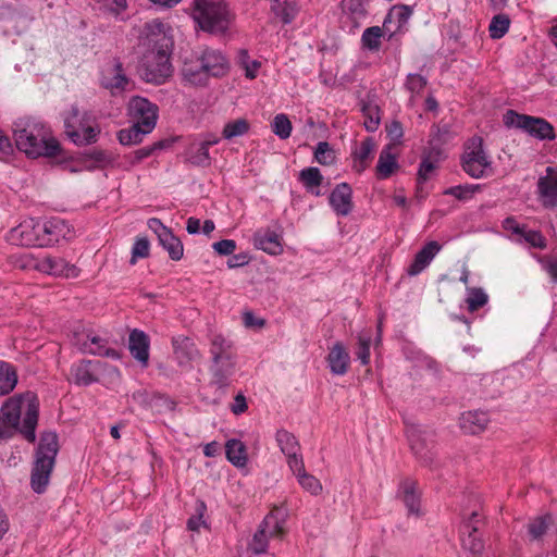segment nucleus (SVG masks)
Wrapping results in <instances>:
<instances>
[{
  "label": "nucleus",
  "instance_id": "obj_25",
  "mask_svg": "<svg viewBox=\"0 0 557 557\" xmlns=\"http://www.w3.org/2000/svg\"><path fill=\"white\" fill-rule=\"evenodd\" d=\"M294 475L297 478L299 485L311 495H319L322 492L321 482L312 474L308 473L305 469L304 460H295L292 468H289Z\"/></svg>",
  "mask_w": 557,
  "mask_h": 557
},
{
  "label": "nucleus",
  "instance_id": "obj_53",
  "mask_svg": "<svg viewBox=\"0 0 557 557\" xmlns=\"http://www.w3.org/2000/svg\"><path fill=\"white\" fill-rule=\"evenodd\" d=\"M314 159L322 165H330L333 163L335 156L329 143H318L314 150Z\"/></svg>",
  "mask_w": 557,
  "mask_h": 557
},
{
  "label": "nucleus",
  "instance_id": "obj_9",
  "mask_svg": "<svg viewBox=\"0 0 557 557\" xmlns=\"http://www.w3.org/2000/svg\"><path fill=\"white\" fill-rule=\"evenodd\" d=\"M406 434L417 458L425 466L432 465L435 456L433 431L420 424H411L407 426Z\"/></svg>",
  "mask_w": 557,
  "mask_h": 557
},
{
  "label": "nucleus",
  "instance_id": "obj_1",
  "mask_svg": "<svg viewBox=\"0 0 557 557\" xmlns=\"http://www.w3.org/2000/svg\"><path fill=\"white\" fill-rule=\"evenodd\" d=\"M144 33L148 49L140 61V76L147 83L163 84L173 72L170 61L173 39L159 20L146 23Z\"/></svg>",
  "mask_w": 557,
  "mask_h": 557
},
{
  "label": "nucleus",
  "instance_id": "obj_26",
  "mask_svg": "<svg viewBox=\"0 0 557 557\" xmlns=\"http://www.w3.org/2000/svg\"><path fill=\"white\" fill-rule=\"evenodd\" d=\"M327 362L333 374L344 375L347 372L350 356L341 342L335 343L330 349Z\"/></svg>",
  "mask_w": 557,
  "mask_h": 557
},
{
  "label": "nucleus",
  "instance_id": "obj_55",
  "mask_svg": "<svg viewBox=\"0 0 557 557\" xmlns=\"http://www.w3.org/2000/svg\"><path fill=\"white\" fill-rule=\"evenodd\" d=\"M548 522L545 517H537L528 524V534L531 540L541 539L547 531Z\"/></svg>",
  "mask_w": 557,
  "mask_h": 557
},
{
  "label": "nucleus",
  "instance_id": "obj_28",
  "mask_svg": "<svg viewBox=\"0 0 557 557\" xmlns=\"http://www.w3.org/2000/svg\"><path fill=\"white\" fill-rule=\"evenodd\" d=\"M548 175L540 177L537 182L539 194L545 207L557 206V174H552V168H547Z\"/></svg>",
  "mask_w": 557,
  "mask_h": 557
},
{
  "label": "nucleus",
  "instance_id": "obj_18",
  "mask_svg": "<svg viewBox=\"0 0 557 557\" xmlns=\"http://www.w3.org/2000/svg\"><path fill=\"white\" fill-rule=\"evenodd\" d=\"M39 219H26L11 230L10 239L20 246L40 247Z\"/></svg>",
  "mask_w": 557,
  "mask_h": 557
},
{
  "label": "nucleus",
  "instance_id": "obj_20",
  "mask_svg": "<svg viewBox=\"0 0 557 557\" xmlns=\"http://www.w3.org/2000/svg\"><path fill=\"white\" fill-rule=\"evenodd\" d=\"M329 202L337 215H348L354 208L351 187L347 183L336 185L330 194Z\"/></svg>",
  "mask_w": 557,
  "mask_h": 557
},
{
  "label": "nucleus",
  "instance_id": "obj_54",
  "mask_svg": "<svg viewBox=\"0 0 557 557\" xmlns=\"http://www.w3.org/2000/svg\"><path fill=\"white\" fill-rule=\"evenodd\" d=\"M366 2L367 0H343L342 4L344 11L348 12L355 20H357L366 16Z\"/></svg>",
  "mask_w": 557,
  "mask_h": 557
},
{
  "label": "nucleus",
  "instance_id": "obj_64",
  "mask_svg": "<svg viewBox=\"0 0 557 557\" xmlns=\"http://www.w3.org/2000/svg\"><path fill=\"white\" fill-rule=\"evenodd\" d=\"M196 510H197L198 515L191 516L187 521V528L191 531H198L200 525L203 523L202 513L206 510L205 503H202V502L198 503Z\"/></svg>",
  "mask_w": 557,
  "mask_h": 557
},
{
  "label": "nucleus",
  "instance_id": "obj_63",
  "mask_svg": "<svg viewBox=\"0 0 557 557\" xmlns=\"http://www.w3.org/2000/svg\"><path fill=\"white\" fill-rule=\"evenodd\" d=\"M212 248L221 256H231L236 249V243L233 239H222L213 243Z\"/></svg>",
  "mask_w": 557,
  "mask_h": 557
},
{
  "label": "nucleus",
  "instance_id": "obj_22",
  "mask_svg": "<svg viewBox=\"0 0 557 557\" xmlns=\"http://www.w3.org/2000/svg\"><path fill=\"white\" fill-rule=\"evenodd\" d=\"M149 336L138 329H134L129 333L128 349L131 355L140 362L144 367L148 364L149 360Z\"/></svg>",
  "mask_w": 557,
  "mask_h": 557
},
{
  "label": "nucleus",
  "instance_id": "obj_12",
  "mask_svg": "<svg viewBox=\"0 0 557 557\" xmlns=\"http://www.w3.org/2000/svg\"><path fill=\"white\" fill-rule=\"evenodd\" d=\"M77 344L81 345V350L90 355L107 357L113 360L121 358L119 350L109 346L107 336L95 331H86L77 337Z\"/></svg>",
  "mask_w": 557,
  "mask_h": 557
},
{
  "label": "nucleus",
  "instance_id": "obj_52",
  "mask_svg": "<svg viewBox=\"0 0 557 557\" xmlns=\"http://www.w3.org/2000/svg\"><path fill=\"white\" fill-rule=\"evenodd\" d=\"M239 63L245 70V76L249 79H253L257 76L258 70L261 63L257 60H250L247 50H240L238 54Z\"/></svg>",
  "mask_w": 557,
  "mask_h": 557
},
{
  "label": "nucleus",
  "instance_id": "obj_30",
  "mask_svg": "<svg viewBox=\"0 0 557 557\" xmlns=\"http://www.w3.org/2000/svg\"><path fill=\"white\" fill-rule=\"evenodd\" d=\"M99 361L82 360L71 368V375L74 383L77 385L87 386L97 381L94 373V367L98 366Z\"/></svg>",
  "mask_w": 557,
  "mask_h": 557
},
{
  "label": "nucleus",
  "instance_id": "obj_32",
  "mask_svg": "<svg viewBox=\"0 0 557 557\" xmlns=\"http://www.w3.org/2000/svg\"><path fill=\"white\" fill-rule=\"evenodd\" d=\"M225 454L227 460L237 468L247 465V453L245 444L236 438L228 440L225 444Z\"/></svg>",
  "mask_w": 557,
  "mask_h": 557
},
{
  "label": "nucleus",
  "instance_id": "obj_48",
  "mask_svg": "<svg viewBox=\"0 0 557 557\" xmlns=\"http://www.w3.org/2000/svg\"><path fill=\"white\" fill-rule=\"evenodd\" d=\"M374 149V143L371 138H367L352 152L356 161L360 162L358 171H362L366 166L367 160L370 158Z\"/></svg>",
  "mask_w": 557,
  "mask_h": 557
},
{
  "label": "nucleus",
  "instance_id": "obj_47",
  "mask_svg": "<svg viewBox=\"0 0 557 557\" xmlns=\"http://www.w3.org/2000/svg\"><path fill=\"white\" fill-rule=\"evenodd\" d=\"M379 107L374 104H363L362 113L364 116V127L368 132H375L380 125Z\"/></svg>",
  "mask_w": 557,
  "mask_h": 557
},
{
  "label": "nucleus",
  "instance_id": "obj_11",
  "mask_svg": "<svg viewBox=\"0 0 557 557\" xmlns=\"http://www.w3.org/2000/svg\"><path fill=\"white\" fill-rule=\"evenodd\" d=\"M129 117L134 124L143 126L146 131H152L158 119V107L143 97H133L127 106Z\"/></svg>",
  "mask_w": 557,
  "mask_h": 557
},
{
  "label": "nucleus",
  "instance_id": "obj_62",
  "mask_svg": "<svg viewBox=\"0 0 557 557\" xmlns=\"http://www.w3.org/2000/svg\"><path fill=\"white\" fill-rule=\"evenodd\" d=\"M481 524L482 520L479 512L472 511L469 518L462 524L461 534H466L469 532L478 533Z\"/></svg>",
  "mask_w": 557,
  "mask_h": 557
},
{
  "label": "nucleus",
  "instance_id": "obj_40",
  "mask_svg": "<svg viewBox=\"0 0 557 557\" xmlns=\"http://www.w3.org/2000/svg\"><path fill=\"white\" fill-rule=\"evenodd\" d=\"M299 181L307 190L313 191L322 184L323 176L318 168L310 166L300 171Z\"/></svg>",
  "mask_w": 557,
  "mask_h": 557
},
{
  "label": "nucleus",
  "instance_id": "obj_3",
  "mask_svg": "<svg viewBox=\"0 0 557 557\" xmlns=\"http://www.w3.org/2000/svg\"><path fill=\"white\" fill-rule=\"evenodd\" d=\"M228 70V60L220 50L203 48L191 52L184 61L182 75L190 85L205 86L210 77L224 76Z\"/></svg>",
  "mask_w": 557,
  "mask_h": 557
},
{
  "label": "nucleus",
  "instance_id": "obj_23",
  "mask_svg": "<svg viewBox=\"0 0 557 557\" xmlns=\"http://www.w3.org/2000/svg\"><path fill=\"white\" fill-rule=\"evenodd\" d=\"M442 246L435 242H429L423 246L421 250L417 252L412 263L409 265L407 273L411 276L418 275L421 273L434 259V257L440 252Z\"/></svg>",
  "mask_w": 557,
  "mask_h": 557
},
{
  "label": "nucleus",
  "instance_id": "obj_5",
  "mask_svg": "<svg viewBox=\"0 0 557 557\" xmlns=\"http://www.w3.org/2000/svg\"><path fill=\"white\" fill-rule=\"evenodd\" d=\"M193 18L212 35H224L234 21V13L223 0H194Z\"/></svg>",
  "mask_w": 557,
  "mask_h": 557
},
{
  "label": "nucleus",
  "instance_id": "obj_35",
  "mask_svg": "<svg viewBox=\"0 0 557 557\" xmlns=\"http://www.w3.org/2000/svg\"><path fill=\"white\" fill-rule=\"evenodd\" d=\"M209 352L211 359L236 356L233 343L221 334L211 337Z\"/></svg>",
  "mask_w": 557,
  "mask_h": 557
},
{
  "label": "nucleus",
  "instance_id": "obj_44",
  "mask_svg": "<svg viewBox=\"0 0 557 557\" xmlns=\"http://www.w3.org/2000/svg\"><path fill=\"white\" fill-rule=\"evenodd\" d=\"M462 547L470 552L471 556L481 555L484 548V543L479 533L469 532L461 536Z\"/></svg>",
  "mask_w": 557,
  "mask_h": 557
},
{
  "label": "nucleus",
  "instance_id": "obj_43",
  "mask_svg": "<svg viewBox=\"0 0 557 557\" xmlns=\"http://www.w3.org/2000/svg\"><path fill=\"white\" fill-rule=\"evenodd\" d=\"M274 535L275 534H271L269 532V527H265L262 523L260 529L255 533L252 541L249 544V548L257 555L265 553L268 547V537Z\"/></svg>",
  "mask_w": 557,
  "mask_h": 557
},
{
  "label": "nucleus",
  "instance_id": "obj_37",
  "mask_svg": "<svg viewBox=\"0 0 557 557\" xmlns=\"http://www.w3.org/2000/svg\"><path fill=\"white\" fill-rule=\"evenodd\" d=\"M287 518V510L284 507H275L263 520V524L269 527L271 534L281 536L284 533V523Z\"/></svg>",
  "mask_w": 557,
  "mask_h": 557
},
{
  "label": "nucleus",
  "instance_id": "obj_34",
  "mask_svg": "<svg viewBox=\"0 0 557 557\" xmlns=\"http://www.w3.org/2000/svg\"><path fill=\"white\" fill-rule=\"evenodd\" d=\"M16 384V369L11 363L0 360V397L10 394Z\"/></svg>",
  "mask_w": 557,
  "mask_h": 557
},
{
  "label": "nucleus",
  "instance_id": "obj_42",
  "mask_svg": "<svg viewBox=\"0 0 557 557\" xmlns=\"http://www.w3.org/2000/svg\"><path fill=\"white\" fill-rule=\"evenodd\" d=\"M249 131V123L245 119H237L224 125L222 137L224 139H233L245 135Z\"/></svg>",
  "mask_w": 557,
  "mask_h": 557
},
{
  "label": "nucleus",
  "instance_id": "obj_58",
  "mask_svg": "<svg viewBox=\"0 0 557 557\" xmlns=\"http://www.w3.org/2000/svg\"><path fill=\"white\" fill-rule=\"evenodd\" d=\"M426 78L420 74H409L406 81V87L412 94H420L426 86Z\"/></svg>",
  "mask_w": 557,
  "mask_h": 557
},
{
  "label": "nucleus",
  "instance_id": "obj_19",
  "mask_svg": "<svg viewBox=\"0 0 557 557\" xmlns=\"http://www.w3.org/2000/svg\"><path fill=\"white\" fill-rule=\"evenodd\" d=\"M37 231L40 232V247L53 245L70 233L67 224L60 218L39 220Z\"/></svg>",
  "mask_w": 557,
  "mask_h": 557
},
{
  "label": "nucleus",
  "instance_id": "obj_2",
  "mask_svg": "<svg viewBox=\"0 0 557 557\" xmlns=\"http://www.w3.org/2000/svg\"><path fill=\"white\" fill-rule=\"evenodd\" d=\"M13 137L17 149L30 158L55 157L60 152L59 141L50 128L34 117H21L13 124Z\"/></svg>",
  "mask_w": 557,
  "mask_h": 557
},
{
  "label": "nucleus",
  "instance_id": "obj_6",
  "mask_svg": "<svg viewBox=\"0 0 557 557\" xmlns=\"http://www.w3.org/2000/svg\"><path fill=\"white\" fill-rule=\"evenodd\" d=\"M58 451V435L54 432L42 433L35 453V461L30 474V486L35 493L41 494L46 491Z\"/></svg>",
  "mask_w": 557,
  "mask_h": 557
},
{
  "label": "nucleus",
  "instance_id": "obj_31",
  "mask_svg": "<svg viewBox=\"0 0 557 557\" xmlns=\"http://www.w3.org/2000/svg\"><path fill=\"white\" fill-rule=\"evenodd\" d=\"M412 8L406 4H396L387 13L383 22V27L389 29L388 25L397 23L396 28L392 32L393 34L403 32L404 26L408 23L412 15Z\"/></svg>",
  "mask_w": 557,
  "mask_h": 557
},
{
  "label": "nucleus",
  "instance_id": "obj_29",
  "mask_svg": "<svg viewBox=\"0 0 557 557\" xmlns=\"http://www.w3.org/2000/svg\"><path fill=\"white\" fill-rule=\"evenodd\" d=\"M488 417L483 411H468L460 417V428L465 433L478 434L485 430Z\"/></svg>",
  "mask_w": 557,
  "mask_h": 557
},
{
  "label": "nucleus",
  "instance_id": "obj_8",
  "mask_svg": "<svg viewBox=\"0 0 557 557\" xmlns=\"http://www.w3.org/2000/svg\"><path fill=\"white\" fill-rule=\"evenodd\" d=\"M503 120L507 127L519 128L536 139L552 140L555 138L554 127L543 117L519 114L513 110H508Z\"/></svg>",
  "mask_w": 557,
  "mask_h": 557
},
{
  "label": "nucleus",
  "instance_id": "obj_14",
  "mask_svg": "<svg viewBox=\"0 0 557 557\" xmlns=\"http://www.w3.org/2000/svg\"><path fill=\"white\" fill-rule=\"evenodd\" d=\"M148 226L157 235L159 244L168 251L172 260L178 261L183 258V244L170 228L163 225L162 222L156 218L148 220Z\"/></svg>",
  "mask_w": 557,
  "mask_h": 557
},
{
  "label": "nucleus",
  "instance_id": "obj_39",
  "mask_svg": "<svg viewBox=\"0 0 557 557\" xmlns=\"http://www.w3.org/2000/svg\"><path fill=\"white\" fill-rule=\"evenodd\" d=\"M384 35L380 26H371L363 30L361 36V45L363 49L369 51H379L381 48V39Z\"/></svg>",
  "mask_w": 557,
  "mask_h": 557
},
{
  "label": "nucleus",
  "instance_id": "obj_57",
  "mask_svg": "<svg viewBox=\"0 0 557 557\" xmlns=\"http://www.w3.org/2000/svg\"><path fill=\"white\" fill-rule=\"evenodd\" d=\"M162 147H163V143L162 141H158V143H154L151 146H147V147H143L140 149H137L136 151L133 152V154L131 157V163L132 164L139 163L144 159L150 157L157 149H161Z\"/></svg>",
  "mask_w": 557,
  "mask_h": 557
},
{
  "label": "nucleus",
  "instance_id": "obj_10",
  "mask_svg": "<svg viewBox=\"0 0 557 557\" xmlns=\"http://www.w3.org/2000/svg\"><path fill=\"white\" fill-rule=\"evenodd\" d=\"M463 171L473 178H481L485 175L491 162L483 149V141L480 137H472L461 158Z\"/></svg>",
  "mask_w": 557,
  "mask_h": 557
},
{
  "label": "nucleus",
  "instance_id": "obj_38",
  "mask_svg": "<svg viewBox=\"0 0 557 557\" xmlns=\"http://www.w3.org/2000/svg\"><path fill=\"white\" fill-rule=\"evenodd\" d=\"M150 132L151 131H146L138 124H133L128 128L121 129L117 133V139L120 144L124 146L136 145L139 144L143 140V137Z\"/></svg>",
  "mask_w": 557,
  "mask_h": 557
},
{
  "label": "nucleus",
  "instance_id": "obj_4",
  "mask_svg": "<svg viewBox=\"0 0 557 557\" xmlns=\"http://www.w3.org/2000/svg\"><path fill=\"white\" fill-rule=\"evenodd\" d=\"M39 404L33 394L25 396L11 397L4 401L0 409V421L18 425L21 414L23 413V422L21 433L28 442L36 440V426L38 422Z\"/></svg>",
  "mask_w": 557,
  "mask_h": 557
},
{
  "label": "nucleus",
  "instance_id": "obj_27",
  "mask_svg": "<svg viewBox=\"0 0 557 557\" xmlns=\"http://www.w3.org/2000/svg\"><path fill=\"white\" fill-rule=\"evenodd\" d=\"M253 244L269 255H280L282 245L278 235L271 230H259L253 234Z\"/></svg>",
  "mask_w": 557,
  "mask_h": 557
},
{
  "label": "nucleus",
  "instance_id": "obj_17",
  "mask_svg": "<svg viewBox=\"0 0 557 557\" xmlns=\"http://www.w3.org/2000/svg\"><path fill=\"white\" fill-rule=\"evenodd\" d=\"M172 347L177 364L184 370H189L191 363L200 357L195 342L187 336H174L172 338Z\"/></svg>",
  "mask_w": 557,
  "mask_h": 557
},
{
  "label": "nucleus",
  "instance_id": "obj_7",
  "mask_svg": "<svg viewBox=\"0 0 557 557\" xmlns=\"http://www.w3.org/2000/svg\"><path fill=\"white\" fill-rule=\"evenodd\" d=\"M91 115L87 112L81 113L78 108L73 106L64 117L65 133L69 138L78 146L89 145L97 141L100 129L90 123Z\"/></svg>",
  "mask_w": 557,
  "mask_h": 557
},
{
  "label": "nucleus",
  "instance_id": "obj_51",
  "mask_svg": "<svg viewBox=\"0 0 557 557\" xmlns=\"http://www.w3.org/2000/svg\"><path fill=\"white\" fill-rule=\"evenodd\" d=\"M370 345H371V335L370 334H360L358 335V343L356 348V356L360 360L361 364L366 366L370 361Z\"/></svg>",
  "mask_w": 557,
  "mask_h": 557
},
{
  "label": "nucleus",
  "instance_id": "obj_61",
  "mask_svg": "<svg viewBox=\"0 0 557 557\" xmlns=\"http://www.w3.org/2000/svg\"><path fill=\"white\" fill-rule=\"evenodd\" d=\"M276 16L281 17L284 24H289L296 16V7L294 1H284L281 11L276 12Z\"/></svg>",
  "mask_w": 557,
  "mask_h": 557
},
{
  "label": "nucleus",
  "instance_id": "obj_24",
  "mask_svg": "<svg viewBox=\"0 0 557 557\" xmlns=\"http://www.w3.org/2000/svg\"><path fill=\"white\" fill-rule=\"evenodd\" d=\"M276 442L281 451L286 456L287 465L292 468L294 461L304 460L300 454V445L297 438L286 430H280L276 433Z\"/></svg>",
  "mask_w": 557,
  "mask_h": 557
},
{
  "label": "nucleus",
  "instance_id": "obj_33",
  "mask_svg": "<svg viewBox=\"0 0 557 557\" xmlns=\"http://www.w3.org/2000/svg\"><path fill=\"white\" fill-rule=\"evenodd\" d=\"M398 168L396 156L392 152V147L386 146L382 149L376 164V174L379 178L385 180L389 177Z\"/></svg>",
  "mask_w": 557,
  "mask_h": 557
},
{
  "label": "nucleus",
  "instance_id": "obj_15",
  "mask_svg": "<svg viewBox=\"0 0 557 557\" xmlns=\"http://www.w3.org/2000/svg\"><path fill=\"white\" fill-rule=\"evenodd\" d=\"M39 272L75 278L79 275V269L75 264H71L66 260L58 256H47L38 259L34 265Z\"/></svg>",
  "mask_w": 557,
  "mask_h": 557
},
{
  "label": "nucleus",
  "instance_id": "obj_36",
  "mask_svg": "<svg viewBox=\"0 0 557 557\" xmlns=\"http://www.w3.org/2000/svg\"><path fill=\"white\" fill-rule=\"evenodd\" d=\"M440 154L441 150L438 148H431L426 153H424L418 170L417 181L419 185L429 180L430 174L435 170V163L437 162Z\"/></svg>",
  "mask_w": 557,
  "mask_h": 557
},
{
  "label": "nucleus",
  "instance_id": "obj_41",
  "mask_svg": "<svg viewBox=\"0 0 557 557\" xmlns=\"http://www.w3.org/2000/svg\"><path fill=\"white\" fill-rule=\"evenodd\" d=\"M510 18L506 14L495 15L488 26L490 37L493 39L503 38L509 30Z\"/></svg>",
  "mask_w": 557,
  "mask_h": 557
},
{
  "label": "nucleus",
  "instance_id": "obj_16",
  "mask_svg": "<svg viewBox=\"0 0 557 557\" xmlns=\"http://www.w3.org/2000/svg\"><path fill=\"white\" fill-rule=\"evenodd\" d=\"M236 356L211 359L209 371L210 384L218 388H225L231 384V379L236 372Z\"/></svg>",
  "mask_w": 557,
  "mask_h": 557
},
{
  "label": "nucleus",
  "instance_id": "obj_21",
  "mask_svg": "<svg viewBox=\"0 0 557 557\" xmlns=\"http://www.w3.org/2000/svg\"><path fill=\"white\" fill-rule=\"evenodd\" d=\"M397 496L406 506L409 515L420 516V492L414 480L406 478L400 481Z\"/></svg>",
  "mask_w": 557,
  "mask_h": 557
},
{
  "label": "nucleus",
  "instance_id": "obj_13",
  "mask_svg": "<svg viewBox=\"0 0 557 557\" xmlns=\"http://www.w3.org/2000/svg\"><path fill=\"white\" fill-rule=\"evenodd\" d=\"M100 84L112 95H117L128 88L131 81L126 76L122 63L117 59H113L102 69Z\"/></svg>",
  "mask_w": 557,
  "mask_h": 557
},
{
  "label": "nucleus",
  "instance_id": "obj_60",
  "mask_svg": "<svg viewBox=\"0 0 557 557\" xmlns=\"http://www.w3.org/2000/svg\"><path fill=\"white\" fill-rule=\"evenodd\" d=\"M149 255V242L147 238H139L132 249L131 263L134 264L137 258H146Z\"/></svg>",
  "mask_w": 557,
  "mask_h": 557
},
{
  "label": "nucleus",
  "instance_id": "obj_49",
  "mask_svg": "<svg viewBox=\"0 0 557 557\" xmlns=\"http://www.w3.org/2000/svg\"><path fill=\"white\" fill-rule=\"evenodd\" d=\"M189 160L193 164L206 166L210 164L209 149L202 143L190 147Z\"/></svg>",
  "mask_w": 557,
  "mask_h": 557
},
{
  "label": "nucleus",
  "instance_id": "obj_59",
  "mask_svg": "<svg viewBox=\"0 0 557 557\" xmlns=\"http://www.w3.org/2000/svg\"><path fill=\"white\" fill-rule=\"evenodd\" d=\"M87 158L91 161L90 169L104 168L111 163V158L102 150H94L87 154Z\"/></svg>",
  "mask_w": 557,
  "mask_h": 557
},
{
  "label": "nucleus",
  "instance_id": "obj_46",
  "mask_svg": "<svg viewBox=\"0 0 557 557\" xmlns=\"http://www.w3.org/2000/svg\"><path fill=\"white\" fill-rule=\"evenodd\" d=\"M480 185H457L449 187L444 190V195L454 196L458 200L467 201L474 195L475 191L480 190Z\"/></svg>",
  "mask_w": 557,
  "mask_h": 557
},
{
  "label": "nucleus",
  "instance_id": "obj_45",
  "mask_svg": "<svg viewBox=\"0 0 557 557\" xmlns=\"http://www.w3.org/2000/svg\"><path fill=\"white\" fill-rule=\"evenodd\" d=\"M272 132L281 139H287L292 133V123L286 114H277L272 121Z\"/></svg>",
  "mask_w": 557,
  "mask_h": 557
},
{
  "label": "nucleus",
  "instance_id": "obj_56",
  "mask_svg": "<svg viewBox=\"0 0 557 557\" xmlns=\"http://www.w3.org/2000/svg\"><path fill=\"white\" fill-rule=\"evenodd\" d=\"M520 236L534 248L543 249L546 247V239L539 231L524 227Z\"/></svg>",
  "mask_w": 557,
  "mask_h": 557
},
{
  "label": "nucleus",
  "instance_id": "obj_50",
  "mask_svg": "<svg viewBox=\"0 0 557 557\" xmlns=\"http://www.w3.org/2000/svg\"><path fill=\"white\" fill-rule=\"evenodd\" d=\"M488 300L487 294L482 288H470L467 297L468 309L474 312L483 307Z\"/></svg>",
  "mask_w": 557,
  "mask_h": 557
}]
</instances>
